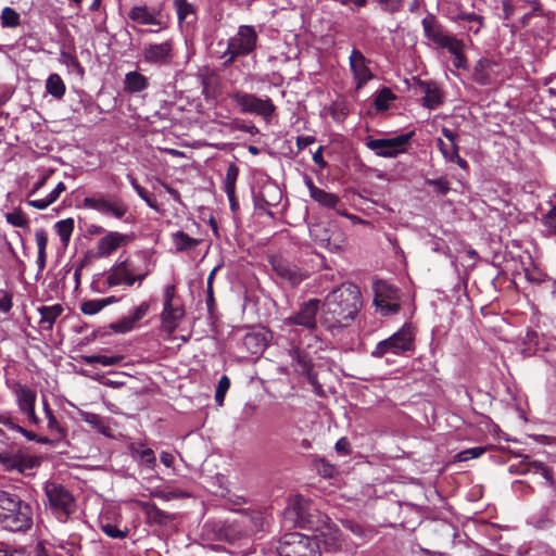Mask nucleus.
Returning <instances> with one entry per match:
<instances>
[{
    "label": "nucleus",
    "mask_w": 556,
    "mask_h": 556,
    "mask_svg": "<svg viewBox=\"0 0 556 556\" xmlns=\"http://www.w3.org/2000/svg\"><path fill=\"white\" fill-rule=\"evenodd\" d=\"M361 306V291L353 283H342L327 294L320 308V319L327 328L353 320Z\"/></svg>",
    "instance_id": "nucleus-1"
},
{
    "label": "nucleus",
    "mask_w": 556,
    "mask_h": 556,
    "mask_svg": "<svg viewBox=\"0 0 556 556\" xmlns=\"http://www.w3.org/2000/svg\"><path fill=\"white\" fill-rule=\"evenodd\" d=\"M0 526L12 532H26L33 526V509L17 494L0 490Z\"/></svg>",
    "instance_id": "nucleus-2"
},
{
    "label": "nucleus",
    "mask_w": 556,
    "mask_h": 556,
    "mask_svg": "<svg viewBox=\"0 0 556 556\" xmlns=\"http://www.w3.org/2000/svg\"><path fill=\"white\" fill-rule=\"evenodd\" d=\"M258 41V35L251 25H241L235 35L227 40V48L222 53L224 66H230L240 56H247L254 52Z\"/></svg>",
    "instance_id": "nucleus-3"
},
{
    "label": "nucleus",
    "mask_w": 556,
    "mask_h": 556,
    "mask_svg": "<svg viewBox=\"0 0 556 556\" xmlns=\"http://www.w3.org/2000/svg\"><path fill=\"white\" fill-rule=\"evenodd\" d=\"M148 271L137 273L131 262L128 260L116 262L105 273H103L100 279L96 282L98 286L97 291L103 292L108 289L128 286L131 287L136 281L141 283L147 277Z\"/></svg>",
    "instance_id": "nucleus-4"
},
{
    "label": "nucleus",
    "mask_w": 556,
    "mask_h": 556,
    "mask_svg": "<svg viewBox=\"0 0 556 556\" xmlns=\"http://www.w3.org/2000/svg\"><path fill=\"white\" fill-rule=\"evenodd\" d=\"M49 507L61 522H66L76 510V501L71 491L61 483L47 481L43 486Z\"/></svg>",
    "instance_id": "nucleus-5"
},
{
    "label": "nucleus",
    "mask_w": 556,
    "mask_h": 556,
    "mask_svg": "<svg viewBox=\"0 0 556 556\" xmlns=\"http://www.w3.org/2000/svg\"><path fill=\"white\" fill-rule=\"evenodd\" d=\"M285 520L290 523L313 529L319 521V516H325L315 506L302 495H293L289 498L285 509Z\"/></svg>",
    "instance_id": "nucleus-6"
},
{
    "label": "nucleus",
    "mask_w": 556,
    "mask_h": 556,
    "mask_svg": "<svg viewBox=\"0 0 556 556\" xmlns=\"http://www.w3.org/2000/svg\"><path fill=\"white\" fill-rule=\"evenodd\" d=\"M279 556H319L320 546L318 543L302 533H286L277 543Z\"/></svg>",
    "instance_id": "nucleus-7"
},
{
    "label": "nucleus",
    "mask_w": 556,
    "mask_h": 556,
    "mask_svg": "<svg viewBox=\"0 0 556 556\" xmlns=\"http://www.w3.org/2000/svg\"><path fill=\"white\" fill-rule=\"evenodd\" d=\"M83 206L121 220H127L126 216L129 212L127 203L122 198L101 192L84 198Z\"/></svg>",
    "instance_id": "nucleus-8"
},
{
    "label": "nucleus",
    "mask_w": 556,
    "mask_h": 556,
    "mask_svg": "<svg viewBox=\"0 0 556 556\" xmlns=\"http://www.w3.org/2000/svg\"><path fill=\"white\" fill-rule=\"evenodd\" d=\"M414 349V328L405 324L395 333L380 341L371 352V356L381 358L387 354L401 355Z\"/></svg>",
    "instance_id": "nucleus-9"
},
{
    "label": "nucleus",
    "mask_w": 556,
    "mask_h": 556,
    "mask_svg": "<svg viewBox=\"0 0 556 556\" xmlns=\"http://www.w3.org/2000/svg\"><path fill=\"white\" fill-rule=\"evenodd\" d=\"M232 101L244 114H254L269 122L275 113L276 106L269 98H258L253 93L237 91L231 96Z\"/></svg>",
    "instance_id": "nucleus-10"
},
{
    "label": "nucleus",
    "mask_w": 556,
    "mask_h": 556,
    "mask_svg": "<svg viewBox=\"0 0 556 556\" xmlns=\"http://www.w3.org/2000/svg\"><path fill=\"white\" fill-rule=\"evenodd\" d=\"M413 134H402L390 138H374L368 136L365 139L366 147L377 156L395 157L407 149Z\"/></svg>",
    "instance_id": "nucleus-11"
},
{
    "label": "nucleus",
    "mask_w": 556,
    "mask_h": 556,
    "mask_svg": "<svg viewBox=\"0 0 556 556\" xmlns=\"http://www.w3.org/2000/svg\"><path fill=\"white\" fill-rule=\"evenodd\" d=\"M128 18L141 26H157L160 29L167 27V17L163 12V5L150 7L146 3L137 4L128 11Z\"/></svg>",
    "instance_id": "nucleus-12"
},
{
    "label": "nucleus",
    "mask_w": 556,
    "mask_h": 556,
    "mask_svg": "<svg viewBox=\"0 0 556 556\" xmlns=\"http://www.w3.org/2000/svg\"><path fill=\"white\" fill-rule=\"evenodd\" d=\"M161 314L162 324L165 330L173 332L185 311L179 300L175 296V287L169 285L164 289V305Z\"/></svg>",
    "instance_id": "nucleus-13"
},
{
    "label": "nucleus",
    "mask_w": 556,
    "mask_h": 556,
    "mask_svg": "<svg viewBox=\"0 0 556 556\" xmlns=\"http://www.w3.org/2000/svg\"><path fill=\"white\" fill-rule=\"evenodd\" d=\"M312 530L315 532L314 540L318 544L321 543L326 551H337L341 547V532L327 515L319 516L318 523Z\"/></svg>",
    "instance_id": "nucleus-14"
},
{
    "label": "nucleus",
    "mask_w": 556,
    "mask_h": 556,
    "mask_svg": "<svg viewBox=\"0 0 556 556\" xmlns=\"http://www.w3.org/2000/svg\"><path fill=\"white\" fill-rule=\"evenodd\" d=\"M426 36L441 48H445L452 54L464 51V42L456 37L448 35L427 18L422 20Z\"/></svg>",
    "instance_id": "nucleus-15"
},
{
    "label": "nucleus",
    "mask_w": 556,
    "mask_h": 556,
    "mask_svg": "<svg viewBox=\"0 0 556 556\" xmlns=\"http://www.w3.org/2000/svg\"><path fill=\"white\" fill-rule=\"evenodd\" d=\"M320 301L317 299H311L304 302L299 311L288 318L285 319V325H299L308 330H314L316 328V316L320 311Z\"/></svg>",
    "instance_id": "nucleus-16"
},
{
    "label": "nucleus",
    "mask_w": 556,
    "mask_h": 556,
    "mask_svg": "<svg viewBox=\"0 0 556 556\" xmlns=\"http://www.w3.org/2000/svg\"><path fill=\"white\" fill-rule=\"evenodd\" d=\"M174 58V42L167 39L160 43H148L142 50V59L153 65H167Z\"/></svg>",
    "instance_id": "nucleus-17"
},
{
    "label": "nucleus",
    "mask_w": 556,
    "mask_h": 556,
    "mask_svg": "<svg viewBox=\"0 0 556 556\" xmlns=\"http://www.w3.org/2000/svg\"><path fill=\"white\" fill-rule=\"evenodd\" d=\"M11 390L16 397L20 410L27 416L31 424L37 425L39 422V418L35 412V404L37 399L36 392L20 382H15Z\"/></svg>",
    "instance_id": "nucleus-18"
},
{
    "label": "nucleus",
    "mask_w": 556,
    "mask_h": 556,
    "mask_svg": "<svg viewBox=\"0 0 556 556\" xmlns=\"http://www.w3.org/2000/svg\"><path fill=\"white\" fill-rule=\"evenodd\" d=\"M350 68L356 81V88H363L369 80L374 78L368 64L369 60L357 49H353L349 56Z\"/></svg>",
    "instance_id": "nucleus-19"
},
{
    "label": "nucleus",
    "mask_w": 556,
    "mask_h": 556,
    "mask_svg": "<svg viewBox=\"0 0 556 556\" xmlns=\"http://www.w3.org/2000/svg\"><path fill=\"white\" fill-rule=\"evenodd\" d=\"M0 463L7 470L17 471L21 473H24L38 465L35 457L27 455L22 451L0 453Z\"/></svg>",
    "instance_id": "nucleus-20"
},
{
    "label": "nucleus",
    "mask_w": 556,
    "mask_h": 556,
    "mask_svg": "<svg viewBox=\"0 0 556 556\" xmlns=\"http://www.w3.org/2000/svg\"><path fill=\"white\" fill-rule=\"evenodd\" d=\"M396 299L397 290L387 286L386 283L377 286L374 303L381 315L390 316L399 312L400 304L392 302V300Z\"/></svg>",
    "instance_id": "nucleus-21"
},
{
    "label": "nucleus",
    "mask_w": 556,
    "mask_h": 556,
    "mask_svg": "<svg viewBox=\"0 0 556 556\" xmlns=\"http://www.w3.org/2000/svg\"><path fill=\"white\" fill-rule=\"evenodd\" d=\"M271 264L276 275L292 287L299 286L308 277L307 271L287 262L275 260Z\"/></svg>",
    "instance_id": "nucleus-22"
},
{
    "label": "nucleus",
    "mask_w": 556,
    "mask_h": 556,
    "mask_svg": "<svg viewBox=\"0 0 556 556\" xmlns=\"http://www.w3.org/2000/svg\"><path fill=\"white\" fill-rule=\"evenodd\" d=\"M417 91L422 94V105L429 110H434L443 103V91L433 81L418 80Z\"/></svg>",
    "instance_id": "nucleus-23"
},
{
    "label": "nucleus",
    "mask_w": 556,
    "mask_h": 556,
    "mask_svg": "<svg viewBox=\"0 0 556 556\" xmlns=\"http://www.w3.org/2000/svg\"><path fill=\"white\" fill-rule=\"evenodd\" d=\"M127 237L117 231H109L97 243V257H108L126 243Z\"/></svg>",
    "instance_id": "nucleus-24"
},
{
    "label": "nucleus",
    "mask_w": 556,
    "mask_h": 556,
    "mask_svg": "<svg viewBox=\"0 0 556 556\" xmlns=\"http://www.w3.org/2000/svg\"><path fill=\"white\" fill-rule=\"evenodd\" d=\"M149 311V303L142 302L135 307L129 314L112 325V329L119 333L132 330L136 324L141 320Z\"/></svg>",
    "instance_id": "nucleus-25"
},
{
    "label": "nucleus",
    "mask_w": 556,
    "mask_h": 556,
    "mask_svg": "<svg viewBox=\"0 0 556 556\" xmlns=\"http://www.w3.org/2000/svg\"><path fill=\"white\" fill-rule=\"evenodd\" d=\"M442 135L447 139L448 142H445L443 139H437V147L440 150L442 156L447 162L452 156H456V152L459 151V147L457 144V134L453 130L443 127Z\"/></svg>",
    "instance_id": "nucleus-26"
},
{
    "label": "nucleus",
    "mask_w": 556,
    "mask_h": 556,
    "mask_svg": "<svg viewBox=\"0 0 556 556\" xmlns=\"http://www.w3.org/2000/svg\"><path fill=\"white\" fill-rule=\"evenodd\" d=\"M306 186L311 198L326 208H334L340 201L338 195L316 187L311 178H306Z\"/></svg>",
    "instance_id": "nucleus-27"
},
{
    "label": "nucleus",
    "mask_w": 556,
    "mask_h": 556,
    "mask_svg": "<svg viewBox=\"0 0 556 556\" xmlns=\"http://www.w3.org/2000/svg\"><path fill=\"white\" fill-rule=\"evenodd\" d=\"M38 313L40 314V328L42 330L51 331L55 320L63 313V307L60 304L41 306L38 308Z\"/></svg>",
    "instance_id": "nucleus-28"
},
{
    "label": "nucleus",
    "mask_w": 556,
    "mask_h": 556,
    "mask_svg": "<svg viewBox=\"0 0 556 556\" xmlns=\"http://www.w3.org/2000/svg\"><path fill=\"white\" fill-rule=\"evenodd\" d=\"M243 344L252 354H261L267 344L266 334L262 331L249 332L244 336Z\"/></svg>",
    "instance_id": "nucleus-29"
},
{
    "label": "nucleus",
    "mask_w": 556,
    "mask_h": 556,
    "mask_svg": "<svg viewBox=\"0 0 556 556\" xmlns=\"http://www.w3.org/2000/svg\"><path fill=\"white\" fill-rule=\"evenodd\" d=\"M43 412L46 418L48 420L47 428L51 432L55 440H61L65 438L66 432L64 428L60 425L55 416L53 415L52 409L50 408L48 401L46 399L42 400Z\"/></svg>",
    "instance_id": "nucleus-30"
},
{
    "label": "nucleus",
    "mask_w": 556,
    "mask_h": 556,
    "mask_svg": "<svg viewBox=\"0 0 556 556\" xmlns=\"http://www.w3.org/2000/svg\"><path fill=\"white\" fill-rule=\"evenodd\" d=\"M125 90L131 93L143 91L148 88V79L138 72H129L125 76Z\"/></svg>",
    "instance_id": "nucleus-31"
},
{
    "label": "nucleus",
    "mask_w": 556,
    "mask_h": 556,
    "mask_svg": "<svg viewBox=\"0 0 556 556\" xmlns=\"http://www.w3.org/2000/svg\"><path fill=\"white\" fill-rule=\"evenodd\" d=\"M239 175V168L235 163L229 164L224 178V190L229 199V202L235 200L236 182Z\"/></svg>",
    "instance_id": "nucleus-32"
},
{
    "label": "nucleus",
    "mask_w": 556,
    "mask_h": 556,
    "mask_svg": "<svg viewBox=\"0 0 556 556\" xmlns=\"http://www.w3.org/2000/svg\"><path fill=\"white\" fill-rule=\"evenodd\" d=\"M179 23H190L189 18L195 15V7L188 0H173Z\"/></svg>",
    "instance_id": "nucleus-33"
},
{
    "label": "nucleus",
    "mask_w": 556,
    "mask_h": 556,
    "mask_svg": "<svg viewBox=\"0 0 556 556\" xmlns=\"http://www.w3.org/2000/svg\"><path fill=\"white\" fill-rule=\"evenodd\" d=\"M172 241L178 252L192 250L200 243L198 239L189 237L184 231L174 232L172 235Z\"/></svg>",
    "instance_id": "nucleus-34"
},
{
    "label": "nucleus",
    "mask_w": 556,
    "mask_h": 556,
    "mask_svg": "<svg viewBox=\"0 0 556 556\" xmlns=\"http://www.w3.org/2000/svg\"><path fill=\"white\" fill-rule=\"evenodd\" d=\"M290 355L292 359L295 362V370L303 375L309 376L312 362L307 354L301 351L300 349H292L290 351Z\"/></svg>",
    "instance_id": "nucleus-35"
},
{
    "label": "nucleus",
    "mask_w": 556,
    "mask_h": 556,
    "mask_svg": "<svg viewBox=\"0 0 556 556\" xmlns=\"http://www.w3.org/2000/svg\"><path fill=\"white\" fill-rule=\"evenodd\" d=\"M46 89L49 94L55 99H62L66 87L61 76L58 74H51L46 81Z\"/></svg>",
    "instance_id": "nucleus-36"
},
{
    "label": "nucleus",
    "mask_w": 556,
    "mask_h": 556,
    "mask_svg": "<svg viewBox=\"0 0 556 556\" xmlns=\"http://www.w3.org/2000/svg\"><path fill=\"white\" fill-rule=\"evenodd\" d=\"M525 464L527 465L526 470L528 472L533 471L534 473H540L549 484H553L552 471L543 463L538 460H529V456H526Z\"/></svg>",
    "instance_id": "nucleus-37"
},
{
    "label": "nucleus",
    "mask_w": 556,
    "mask_h": 556,
    "mask_svg": "<svg viewBox=\"0 0 556 556\" xmlns=\"http://www.w3.org/2000/svg\"><path fill=\"white\" fill-rule=\"evenodd\" d=\"M54 228H55V231L59 235L62 243L64 245H67V243L71 239V236L73 233V230H74V220L72 218L59 220L54 225Z\"/></svg>",
    "instance_id": "nucleus-38"
},
{
    "label": "nucleus",
    "mask_w": 556,
    "mask_h": 556,
    "mask_svg": "<svg viewBox=\"0 0 556 556\" xmlns=\"http://www.w3.org/2000/svg\"><path fill=\"white\" fill-rule=\"evenodd\" d=\"M0 23L4 28H15L21 24V16L14 9L5 7L1 12Z\"/></svg>",
    "instance_id": "nucleus-39"
},
{
    "label": "nucleus",
    "mask_w": 556,
    "mask_h": 556,
    "mask_svg": "<svg viewBox=\"0 0 556 556\" xmlns=\"http://www.w3.org/2000/svg\"><path fill=\"white\" fill-rule=\"evenodd\" d=\"M457 20L464 21L468 24V31L477 35L483 27V17L476 13H460L457 15Z\"/></svg>",
    "instance_id": "nucleus-40"
},
{
    "label": "nucleus",
    "mask_w": 556,
    "mask_h": 556,
    "mask_svg": "<svg viewBox=\"0 0 556 556\" xmlns=\"http://www.w3.org/2000/svg\"><path fill=\"white\" fill-rule=\"evenodd\" d=\"M394 100V94L389 88L381 89L375 98V108L377 111H386Z\"/></svg>",
    "instance_id": "nucleus-41"
},
{
    "label": "nucleus",
    "mask_w": 556,
    "mask_h": 556,
    "mask_svg": "<svg viewBox=\"0 0 556 556\" xmlns=\"http://www.w3.org/2000/svg\"><path fill=\"white\" fill-rule=\"evenodd\" d=\"M83 420L92 426L93 428L98 429L101 433L109 435L110 428L104 424L101 416L94 414V413H84L83 414Z\"/></svg>",
    "instance_id": "nucleus-42"
},
{
    "label": "nucleus",
    "mask_w": 556,
    "mask_h": 556,
    "mask_svg": "<svg viewBox=\"0 0 556 556\" xmlns=\"http://www.w3.org/2000/svg\"><path fill=\"white\" fill-rule=\"evenodd\" d=\"M130 185L137 192V194L147 203L149 207L152 210L159 212V204L148 193V191L142 188L135 178H130Z\"/></svg>",
    "instance_id": "nucleus-43"
},
{
    "label": "nucleus",
    "mask_w": 556,
    "mask_h": 556,
    "mask_svg": "<svg viewBox=\"0 0 556 556\" xmlns=\"http://www.w3.org/2000/svg\"><path fill=\"white\" fill-rule=\"evenodd\" d=\"M135 453L140 458L141 463L146 464L149 468H153L155 466L156 458L151 448L140 445L135 450Z\"/></svg>",
    "instance_id": "nucleus-44"
},
{
    "label": "nucleus",
    "mask_w": 556,
    "mask_h": 556,
    "mask_svg": "<svg viewBox=\"0 0 556 556\" xmlns=\"http://www.w3.org/2000/svg\"><path fill=\"white\" fill-rule=\"evenodd\" d=\"M121 361V357L117 356H106V355H91L86 357V362L88 364H100L102 366H113Z\"/></svg>",
    "instance_id": "nucleus-45"
},
{
    "label": "nucleus",
    "mask_w": 556,
    "mask_h": 556,
    "mask_svg": "<svg viewBox=\"0 0 556 556\" xmlns=\"http://www.w3.org/2000/svg\"><path fill=\"white\" fill-rule=\"evenodd\" d=\"M5 220L12 226L25 228L28 225L27 217L21 211H13L5 214Z\"/></svg>",
    "instance_id": "nucleus-46"
},
{
    "label": "nucleus",
    "mask_w": 556,
    "mask_h": 556,
    "mask_svg": "<svg viewBox=\"0 0 556 556\" xmlns=\"http://www.w3.org/2000/svg\"><path fill=\"white\" fill-rule=\"evenodd\" d=\"M229 387H230L229 378L227 376H223L219 379L216 391H215V401L218 405L223 404V402L225 400V395H226Z\"/></svg>",
    "instance_id": "nucleus-47"
},
{
    "label": "nucleus",
    "mask_w": 556,
    "mask_h": 556,
    "mask_svg": "<svg viewBox=\"0 0 556 556\" xmlns=\"http://www.w3.org/2000/svg\"><path fill=\"white\" fill-rule=\"evenodd\" d=\"M101 530L112 539H125L128 535V529H118L115 525L104 523L101 526Z\"/></svg>",
    "instance_id": "nucleus-48"
},
{
    "label": "nucleus",
    "mask_w": 556,
    "mask_h": 556,
    "mask_svg": "<svg viewBox=\"0 0 556 556\" xmlns=\"http://www.w3.org/2000/svg\"><path fill=\"white\" fill-rule=\"evenodd\" d=\"M81 312L85 315H94L103 309L100 299L88 300L81 303Z\"/></svg>",
    "instance_id": "nucleus-49"
},
{
    "label": "nucleus",
    "mask_w": 556,
    "mask_h": 556,
    "mask_svg": "<svg viewBox=\"0 0 556 556\" xmlns=\"http://www.w3.org/2000/svg\"><path fill=\"white\" fill-rule=\"evenodd\" d=\"M483 452H484L483 447L468 448V450H465V451L460 452L457 455V459L459 462H466V460L479 457L480 455L483 454Z\"/></svg>",
    "instance_id": "nucleus-50"
},
{
    "label": "nucleus",
    "mask_w": 556,
    "mask_h": 556,
    "mask_svg": "<svg viewBox=\"0 0 556 556\" xmlns=\"http://www.w3.org/2000/svg\"><path fill=\"white\" fill-rule=\"evenodd\" d=\"M426 184L433 186L441 194H446L450 190V184L445 178L428 179Z\"/></svg>",
    "instance_id": "nucleus-51"
},
{
    "label": "nucleus",
    "mask_w": 556,
    "mask_h": 556,
    "mask_svg": "<svg viewBox=\"0 0 556 556\" xmlns=\"http://www.w3.org/2000/svg\"><path fill=\"white\" fill-rule=\"evenodd\" d=\"M35 240L38 248V251L46 252L48 245V235L43 229H39L35 232Z\"/></svg>",
    "instance_id": "nucleus-52"
},
{
    "label": "nucleus",
    "mask_w": 556,
    "mask_h": 556,
    "mask_svg": "<svg viewBox=\"0 0 556 556\" xmlns=\"http://www.w3.org/2000/svg\"><path fill=\"white\" fill-rule=\"evenodd\" d=\"M153 496L159 497V498H161L163 501H170V500H174V498H178V497L185 496V493L177 492V491H169V492L155 491V492H153Z\"/></svg>",
    "instance_id": "nucleus-53"
},
{
    "label": "nucleus",
    "mask_w": 556,
    "mask_h": 556,
    "mask_svg": "<svg viewBox=\"0 0 556 556\" xmlns=\"http://www.w3.org/2000/svg\"><path fill=\"white\" fill-rule=\"evenodd\" d=\"M12 295L8 292H3L0 298V312L9 313L12 308Z\"/></svg>",
    "instance_id": "nucleus-54"
},
{
    "label": "nucleus",
    "mask_w": 556,
    "mask_h": 556,
    "mask_svg": "<svg viewBox=\"0 0 556 556\" xmlns=\"http://www.w3.org/2000/svg\"><path fill=\"white\" fill-rule=\"evenodd\" d=\"M544 223L547 227L556 231V205L544 216Z\"/></svg>",
    "instance_id": "nucleus-55"
},
{
    "label": "nucleus",
    "mask_w": 556,
    "mask_h": 556,
    "mask_svg": "<svg viewBox=\"0 0 556 556\" xmlns=\"http://www.w3.org/2000/svg\"><path fill=\"white\" fill-rule=\"evenodd\" d=\"M503 15L501 16L503 20L507 21L509 20L515 12V5L510 0H504L503 1Z\"/></svg>",
    "instance_id": "nucleus-56"
},
{
    "label": "nucleus",
    "mask_w": 556,
    "mask_h": 556,
    "mask_svg": "<svg viewBox=\"0 0 556 556\" xmlns=\"http://www.w3.org/2000/svg\"><path fill=\"white\" fill-rule=\"evenodd\" d=\"M315 140L316 139L313 136H300L296 138V147L299 150H303L306 147L313 144Z\"/></svg>",
    "instance_id": "nucleus-57"
},
{
    "label": "nucleus",
    "mask_w": 556,
    "mask_h": 556,
    "mask_svg": "<svg viewBox=\"0 0 556 556\" xmlns=\"http://www.w3.org/2000/svg\"><path fill=\"white\" fill-rule=\"evenodd\" d=\"M27 204L37 210H46L49 205H51L50 201L47 200V197L43 199L28 200Z\"/></svg>",
    "instance_id": "nucleus-58"
},
{
    "label": "nucleus",
    "mask_w": 556,
    "mask_h": 556,
    "mask_svg": "<svg viewBox=\"0 0 556 556\" xmlns=\"http://www.w3.org/2000/svg\"><path fill=\"white\" fill-rule=\"evenodd\" d=\"M323 147H319L313 154V161L319 168H325L327 166L326 161L323 156Z\"/></svg>",
    "instance_id": "nucleus-59"
},
{
    "label": "nucleus",
    "mask_w": 556,
    "mask_h": 556,
    "mask_svg": "<svg viewBox=\"0 0 556 556\" xmlns=\"http://www.w3.org/2000/svg\"><path fill=\"white\" fill-rule=\"evenodd\" d=\"M0 556H26V554L22 549L11 551L3 544H0Z\"/></svg>",
    "instance_id": "nucleus-60"
},
{
    "label": "nucleus",
    "mask_w": 556,
    "mask_h": 556,
    "mask_svg": "<svg viewBox=\"0 0 556 556\" xmlns=\"http://www.w3.org/2000/svg\"><path fill=\"white\" fill-rule=\"evenodd\" d=\"M453 65L456 68H466V58L464 55V51H460L457 54H453Z\"/></svg>",
    "instance_id": "nucleus-61"
},
{
    "label": "nucleus",
    "mask_w": 556,
    "mask_h": 556,
    "mask_svg": "<svg viewBox=\"0 0 556 556\" xmlns=\"http://www.w3.org/2000/svg\"><path fill=\"white\" fill-rule=\"evenodd\" d=\"M174 460H175V457H174L173 454H170L168 452H162L161 453V462L167 468H170L173 466Z\"/></svg>",
    "instance_id": "nucleus-62"
},
{
    "label": "nucleus",
    "mask_w": 556,
    "mask_h": 556,
    "mask_svg": "<svg viewBox=\"0 0 556 556\" xmlns=\"http://www.w3.org/2000/svg\"><path fill=\"white\" fill-rule=\"evenodd\" d=\"M345 526L356 535L363 536L365 534L364 528L358 523H353L352 521H348Z\"/></svg>",
    "instance_id": "nucleus-63"
},
{
    "label": "nucleus",
    "mask_w": 556,
    "mask_h": 556,
    "mask_svg": "<svg viewBox=\"0 0 556 556\" xmlns=\"http://www.w3.org/2000/svg\"><path fill=\"white\" fill-rule=\"evenodd\" d=\"M206 305L210 312H212L215 306L213 288L211 287H206Z\"/></svg>",
    "instance_id": "nucleus-64"
}]
</instances>
